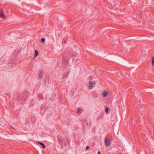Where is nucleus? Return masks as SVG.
Here are the masks:
<instances>
[{"label":"nucleus","instance_id":"3","mask_svg":"<svg viewBox=\"0 0 154 154\" xmlns=\"http://www.w3.org/2000/svg\"><path fill=\"white\" fill-rule=\"evenodd\" d=\"M109 92L107 91H104L102 94V96L103 97H106L108 94Z\"/></svg>","mask_w":154,"mask_h":154},{"label":"nucleus","instance_id":"12","mask_svg":"<svg viewBox=\"0 0 154 154\" xmlns=\"http://www.w3.org/2000/svg\"><path fill=\"white\" fill-rule=\"evenodd\" d=\"M89 146H87L86 148V150H87V149H89Z\"/></svg>","mask_w":154,"mask_h":154},{"label":"nucleus","instance_id":"14","mask_svg":"<svg viewBox=\"0 0 154 154\" xmlns=\"http://www.w3.org/2000/svg\"><path fill=\"white\" fill-rule=\"evenodd\" d=\"M119 154H122L121 153H119Z\"/></svg>","mask_w":154,"mask_h":154},{"label":"nucleus","instance_id":"11","mask_svg":"<svg viewBox=\"0 0 154 154\" xmlns=\"http://www.w3.org/2000/svg\"><path fill=\"white\" fill-rule=\"evenodd\" d=\"M45 41V39L44 38H42L41 39V42H44Z\"/></svg>","mask_w":154,"mask_h":154},{"label":"nucleus","instance_id":"4","mask_svg":"<svg viewBox=\"0 0 154 154\" xmlns=\"http://www.w3.org/2000/svg\"><path fill=\"white\" fill-rule=\"evenodd\" d=\"M0 17L4 19L5 18V16L2 12V9H1V12L0 13Z\"/></svg>","mask_w":154,"mask_h":154},{"label":"nucleus","instance_id":"6","mask_svg":"<svg viewBox=\"0 0 154 154\" xmlns=\"http://www.w3.org/2000/svg\"><path fill=\"white\" fill-rule=\"evenodd\" d=\"M38 143H39L40 145H41L42 147L44 149H45L46 147L45 146V145L43 143H42L40 142H38Z\"/></svg>","mask_w":154,"mask_h":154},{"label":"nucleus","instance_id":"10","mask_svg":"<svg viewBox=\"0 0 154 154\" xmlns=\"http://www.w3.org/2000/svg\"><path fill=\"white\" fill-rule=\"evenodd\" d=\"M152 66L154 65V57L152 58Z\"/></svg>","mask_w":154,"mask_h":154},{"label":"nucleus","instance_id":"7","mask_svg":"<svg viewBox=\"0 0 154 154\" xmlns=\"http://www.w3.org/2000/svg\"><path fill=\"white\" fill-rule=\"evenodd\" d=\"M43 72H40L39 75V76H38V78L39 79H40L43 76Z\"/></svg>","mask_w":154,"mask_h":154},{"label":"nucleus","instance_id":"5","mask_svg":"<svg viewBox=\"0 0 154 154\" xmlns=\"http://www.w3.org/2000/svg\"><path fill=\"white\" fill-rule=\"evenodd\" d=\"M38 54V53L37 50H36L35 51V55L34 57V58H35Z\"/></svg>","mask_w":154,"mask_h":154},{"label":"nucleus","instance_id":"8","mask_svg":"<svg viewBox=\"0 0 154 154\" xmlns=\"http://www.w3.org/2000/svg\"><path fill=\"white\" fill-rule=\"evenodd\" d=\"M82 108L81 107H79L78 108L77 113H79L82 110Z\"/></svg>","mask_w":154,"mask_h":154},{"label":"nucleus","instance_id":"1","mask_svg":"<svg viewBox=\"0 0 154 154\" xmlns=\"http://www.w3.org/2000/svg\"><path fill=\"white\" fill-rule=\"evenodd\" d=\"M104 143L106 147H109L111 145L110 141L108 140L106 138L104 140Z\"/></svg>","mask_w":154,"mask_h":154},{"label":"nucleus","instance_id":"2","mask_svg":"<svg viewBox=\"0 0 154 154\" xmlns=\"http://www.w3.org/2000/svg\"><path fill=\"white\" fill-rule=\"evenodd\" d=\"M94 82H90L89 85L88 87V89L89 90L93 88V86L94 85Z\"/></svg>","mask_w":154,"mask_h":154},{"label":"nucleus","instance_id":"9","mask_svg":"<svg viewBox=\"0 0 154 154\" xmlns=\"http://www.w3.org/2000/svg\"><path fill=\"white\" fill-rule=\"evenodd\" d=\"M109 110V109L108 108H106L105 109V112L106 113H107L108 112Z\"/></svg>","mask_w":154,"mask_h":154},{"label":"nucleus","instance_id":"13","mask_svg":"<svg viewBox=\"0 0 154 154\" xmlns=\"http://www.w3.org/2000/svg\"><path fill=\"white\" fill-rule=\"evenodd\" d=\"M98 154H100V151L98 152Z\"/></svg>","mask_w":154,"mask_h":154}]
</instances>
